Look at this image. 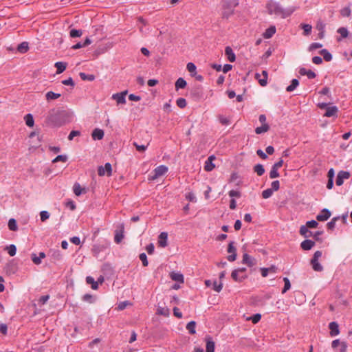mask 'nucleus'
<instances>
[{
  "label": "nucleus",
  "instance_id": "a878e982",
  "mask_svg": "<svg viewBox=\"0 0 352 352\" xmlns=\"http://www.w3.org/2000/svg\"><path fill=\"white\" fill-rule=\"evenodd\" d=\"M283 160H280L278 162L276 163L270 172V176H278V173L276 170L283 166Z\"/></svg>",
  "mask_w": 352,
  "mask_h": 352
},
{
  "label": "nucleus",
  "instance_id": "f8f14e48",
  "mask_svg": "<svg viewBox=\"0 0 352 352\" xmlns=\"http://www.w3.org/2000/svg\"><path fill=\"white\" fill-rule=\"evenodd\" d=\"M127 93V91H122L121 93L114 94L112 96V98L116 100L118 104H125L126 98L125 96Z\"/></svg>",
  "mask_w": 352,
  "mask_h": 352
},
{
  "label": "nucleus",
  "instance_id": "20e7f679",
  "mask_svg": "<svg viewBox=\"0 0 352 352\" xmlns=\"http://www.w3.org/2000/svg\"><path fill=\"white\" fill-rule=\"evenodd\" d=\"M203 87L200 85H195L190 90V96L195 101H199L204 98Z\"/></svg>",
  "mask_w": 352,
  "mask_h": 352
},
{
  "label": "nucleus",
  "instance_id": "cd10ccee",
  "mask_svg": "<svg viewBox=\"0 0 352 352\" xmlns=\"http://www.w3.org/2000/svg\"><path fill=\"white\" fill-rule=\"evenodd\" d=\"M25 124L29 127H32L34 124V118L32 114L28 113L24 117Z\"/></svg>",
  "mask_w": 352,
  "mask_h": 352
},
{
  "label": "nucleus",
  "instance_id": "603ef678",
  "mask_svg": "<svg viewBox=\"0 0 352 352\" xmlns=\"http://www.w3.org/2000/svg\"><path fill=\"white\" fill-rule=\"evenodd\" d=\"M61 82L64 85H67V86L69 85V86H72V87H74L75 86L74 81L73 80L72 78H71V77H69L67 79L62 80Z\"/></svg>",
  "mask_w": 352,
  "mask_h": 352
},
{
  "label": "nucleus",
  "instance_id": "9d476101",
  "mask_svg": "<svg viewBox=\"0 0 352 352\" xmlns=\"http://www.w3.org/2000/svg\"><path fill=\"white\" fill-rule=\"evenodd\" d=\"M279 182L278 180L274 181L271 184V188L265 190V199L270 197L273 194L274 191H276L279 188Z\"/></svg>",
  "mask_w": 352,
  "mask_h": 352
},
{
  "label": "nucleus",
  "instance_id": "8fccbe9b",
  "mask_svg": "<svg viewBox=\"0 0 352 352\" xmlns=\"http://www.w3.org/2000/svg\"><path fill=\"white\" fill-rule=\"evenodd\" d=\"M215 167L212 162L206 161L204 165V169L206 171H211Z\"/></svg>",
  "mask_w": 352,
  "mask_h": 352
},
{
  "label": "nucleus",
  "instance_id": "49530a36",
  "mask_svg": "<svg viewBox=\"0 0 352 352\" xmlns=\"http://www.w3.org/2000/svg\"><path fill=\"white\" fill-rule=\"evenodd\" d=\"M6 249L8 250V254H10V256H13L16 254V248L14 245H13V244L10 245L9 246L6 247Z\"/></svg>",
  "mask_w": 352,
  "mask_h": 352
},
{
  "label": "nucleus",
  "instance_id": "09e8293b",
  "mask_svg": "<svg viewBox=\"0 0 352 352\" xmlns=\"http://www.w3.org/2000/svg\"><path fill=\"white\" fill-rule=\"evenodd\" d=\"M337 32L342 38H346L349 35L348 30L346 28H340Z\"/></svg>",
  "mask_w": 352,
  "mask_h": 352
},
{
  "label": "nucleus",
  "instance_id": "72a5a7b5",
  "mask_svg": "<svg viewBox=\"0 0 352 352\" xmlns=\"http://www.w3.org/2000/svg\"><path fill=\"white\" fill-rule=\"evenodd\" d=\"M79 76L80 78L82 80H88V81H93L95 79V76L93 74H87L84 72H80L79 74Z\"/></svg>",
  "mask_w": 352,
  "mask_h": 352
},
{
  "label": "nucleus",
  "instance_id": "2eb2a0df",
  "mask_svg": "<svg viewBox=\"0 0 352 352\" xmlns=\"http://www.w3.org/2000/svg\"><path fill=\"white\" fill-rule=\"evenodd\" d=\"M330 335L333 337L338 336L340 333L338 324L336 322H331L329 324Z\"/></svg>",
  "mask_w": 352,
  "mask_h": 352
},
{
  "label": "nucleus",
  "instance_id": "5fc2aeb1",
  "mask_svg": "<svg viewBox=\"0 0 352 352\" xmlns=\"http://www.w3.org/2000/svg\"><path fill=\"white\" fill-rule=\"evenodd\" d=\"M140 259L142 262L143 266L146 267L148 265V263L147 261V256L145 253H141L139 256Z\"/></svg>",
  "mask_w": 352,
  "mask_h": 352
},
{
  "label": "nucleus",
  "instance_id": "7ed1b4c3",
  "mask_svg": "<svg viewBox=\"0 0 352 352\" xmlns=\"http://www.w3.org/2000/svg\"><path fill=\"white\" fill-rule=\"evenodd\" d=\"M239 5L238 0L222 1L223 18L228 19L234 13V8Z\"/></svg>",
  "mask_w": 352,
  "mask_h": 352
},
{
  "label": "nucleus",
  "instance_id": "423d86ee",
  "mask_svg": "<svg viewBox=\"0 0 352 352\" xmlns=\"http://www.w3.org/2000/svg\"><path fill=\"white\" fill-rule=\"evenodd\" d=\"M245 270L246 269L244 267L234 270L232 272L231 276L235 281L241 282L246 277Z\"/></svg>",
  "mask_w": 352,
  "mask_h": 352
},
{
  "label": "nucleus",
  "instance_id": "7c9ffc66",
  "mask_svg": "<svg viewBox=\"0 0 352 352\" xmlns=\"http://www.w3.org/2000/svg\"><path fill=\"white\" fill-rule=\"evenodd\" d=\"M170 278L172 280L175 281H177L179 283H184V276L180 273L173 272L170 274Z\"/></svg>",
  "mask_w": 352,
  "mask_h": 352
},
{
  "label": "nucleus",
  "instance_id": "aec40b11",
  "mask_svg": "<svg viewBox=\"0 0 352 352\" xmlns=\"http://www.w3.org/2000/svg\"><path fill=\"white\" fill-rule=\"evenodd\" d=\"M338 111V109L336 106L329 107L326 109V112L324 115V116L326 117H332L337 115V113Z\"/></svg>",
  "mask_w": 352,
  "mask_h": 352
},
{
  "label": "nucleus",
  "instance_id": "774afa93",
  "mask_svg": "<svg viewBox=\"0 0 352 352\" xmlns=\"http://www.w3.org/2000/svg\"><path fill=\"white\" fill-rule=\"evenodd\" d=\"M322 45L318 43H314L309 46V51H313L318 48H321Z\"/></svg>",
  "mask_w": 352,
  "mask_h": 352
},
{
  "label": "nucleus",
  "instance_id": "e2e57ef3",
  "mask_svg": "<svg viewBox=\"0 0 352 352\" xmlns=\"http://www.w3.org/2000/svg\"><path fill=\"white\" fill-rule=\"evenodd\" d=\"M318 225V223L315 220L309 221L306 223V226L309 228H316Z\"/></svg>",
  "mask_w": 352,
  "mask_h": 352
},
{
  "label": "nucleus",
  "instance_id": "2f4dec72",
  "mask_svg": "<svg viewBox=\"0 0 352 352\" xmlns=\"http://www.w3.org/2000/svg\"><path fill=\"white\" fill-rule=\"evenodd\" d=\"M195 327L196 322L195 321H190L187 324L186 329L188 331L189 333L193 335L196 333Z\"/></svg>",
  "mask_w": 352,
  "mask_h": 352
},
{
  "label": "nucleus",
  "instance_id": "4c0bfd02",
  "mask_svg": "<svg viewBox=\"0 0 352 352\" xmlns=\"http://www.w3.org/2000/svg\"><path fill=\"white\" fill-rule=\"evenodd\" d=\"M82 34L81 30L72 29L69 32V36L72 38L80 37Z\"/></svg>",
  "mask_w": 352,
  "mask_h": 352
},
{
  "label": "nucleus",
  "instance_id": "bb28decb",
  "mask_svg": "<svg viewBox=\"0 0 352 352\" xmlns=\"http://www.w3.org/2000/svg\"><path fill=\"white\" fill-rule=\"evenodd\" d=\"M60 97V94L54 93L52 91L47 92L45 94V98L47 101L52 100H56Z\"/></svg>",
  "mask_w": 352,
  "mask_h": 352
},
{
  "label": "nucleus",
  "instance_id": "f257e3e1",
  "mask_svg": "<svg viewBox=\"0 0 352 352\" xmlns=\"http://www.w3.org/2000/svg\"><path fill=\"white\" fill-rule=\"evenodd\" d=\"M69 113L64 110L52 109L47 117V123L52 126L59 127L69 121Z\"/></svg>",
  "mask_w": 352,
  "mask_h": 352
},
{
  "label": "nucleus",
  "instance_id": "412c9836",
  "mask_svg": "<svg viewBox=\"0 0 352 352\" xmlns=\"http://www.w3.org/2000/svg\"><path fill=\"white\" fill-rule=\"evenodd\" d=\"M54 66L56 68V74H60L66 69L67 63L65 62H56Z\"/></svg>",
  "mask_w": 352,
  "mask_h": 352
},
{
  "label": "nucleus",
  "instance_id": "ea45409f",
  "mask_svg": "<svg viewBox=\"0 0 352 352\" xmlns=\"http://www.w3.org/2000/svg\"><path fill=\"white\" fill-rule=\"evenodd\" d=\"M320 53L326 61H330L332 59L331 54L327 50H322Z\"/></svg>",
  "mask_w": 352,
  "mask_h": 352
},
{
  "label": "nucleus",
  "instance_id": "864d4df0",
  "mask_svg": "<svg viewBox=\"0 0 352 352\" xmlns=\"http://www.w3.org/2000/svg\"><path fill=\"white\" fill-rule=\"evenodd\" d=\"M302 28L304 30V34L305 35H308L311 33V29H312V27L311 25H309V24H302Z\"/></svg>",
  "mask_w": 352,
  "mask_h": 352
},
{
  "label": "nucleus",
  "instance_id": "4d7b16f0",
  "mask_svg": "<svg viewBox=\"0 0 352 352\" xmlns=\"http://www.w3.org/2000/svg\"><path fill=\"white\" fill-rule=\"evenodd\" d=\"M213 289L217 292H219L223 287V284L221 283H218L217 281L213 282Z\"/></svg>",
  "mask_w": 352,
  "mask_h": 352
},
{
  "label": "nucleus",
  "instance_id": "393cba45",
  "mask_svg": "<svg viewBox=\"0 0 352 352\" xmlns=\"http://www.w3.org/2000/svg\"><path fill=\"white\" fill-rule=\"evenodd\" d=\"M157 314L167 317L170 314L169 309L166 307L158 306L157 309Z\"/></svg>",
  "mask_w": 352,
  "mask_h": 352
},
{
  "label": "nucleus",
  "instance_id": "3c124183",
  "mask_svg": "<svg viewBox=\"0 0 352 352\" xmlns=\"http://www.w3.org/2000/svg\"><path fill=\"white\" fill-rule=\"evenodd\" d=\"M40 217L41 221L44 222L50 218V213L47 211L43 210L40 212Z\"/></svg>",
  "mask_w": 352,
  "mask_h": 352
},
{
  "label": "nucleus",
  "instance_id": "79ce46f5",
  "mask_svg": "<svg viewBox=\"0 0 352 352\" xmlns=\"http://www.w3.org/2000/svg\"><path fill=\"white\" fill-rule=\"evenodd\" d=\"M67 161V156L65 155H59L56 156L53 160V163H56L58 162H66Z\"/></svg>",
  "mask_w": 352,
  "mask_h": 352
},
{
  "label": "nucleus",
  "instance_id": "39448f33",
  "mask_svg": "<svg viewBox=\"0 0 352 352\" xmlns=\"http://www.w3.org/2000/svg\"><path fill=\"white\" fill-rule=\"evenodd\" d=\"M322 252L321 251H316L313 258L311 260V265L312 267V269L316 272H322L323 270V267L322 265L319 263V258L322 256Z\"/></svg>",
  "mask_w": 352,
  "mask_h": 352
},
{
  "label": "nucleus",
  "instance_id": "473e14b6",
  "mask_svg": "<svg viewBox=\"0 0 352 352\" xmlns=\"http://www.w3.org/2000/svg\"><path fill=\"white\" fill-rule=\"evenodd\" d=\"M308 229L307 226H302L300 228V234L307 238L311 236V232Z\"/></svg>",
  "mask_w": 352,
  "mask_h": 352
},
{
  "label": "nucleus",
  "instance_id": "6e6552de",
  "mask_svg": "<svg viewBox=\"0 0 352 352\" xmlns=\"http://www.w3.org/2000/svg\"><path fill=\"white\" fill-rule=\"evenodd\" d=\"M236 249L234 246V242L230 241L228 244V252L230 253L231 254L228 256V260L230 262H233L236 258Z\"/></svg>",
  "mask_w": 352,
  "mask_h": 352
},
{
  "label": "nucleus",
  "instance_id": "37998d69",
  "mask_svg": "<svg viewBox=\"0 0 352 352\" xmlns=\"http://www.w3.org/2000/svg\"><path fill=\"white\" fill-rule=\"evenodd\" d=\"M176 103H177V105L181 108V109H184L186 107L187 105V102H186V99L183 98H179L177 101H176Z\"/></svg>",
  "mask_w": 352,
  "mask_h": 352
},
{
  "label": "nucleus",
  "instance_id": "c03bdc74",
  "mask_svg": "<svg viewBox=\"0 0 352 352\" xmlns=\"http://www.w3.org/2000/svg\"><path fill=\"white\" fill-rule=\"evenodd\" d=\"M186 69L190 73L191 75L197 73L196 72L197 67H196L195 65L192 63H188L186 65Z\"/></svg>",
  "mask_w": 352,
  "mask_h": 352
},
{
  "label": "nucleus",
  "instance_id": "680f3d73",
  "mask_svg": "<svg viewBox=\"0 0 352 352\" xmlns=\"http://www.w3.org/2000/svg\"><path fill=\"white\" fill-rule=\"evenodd\" d=\"M79 135H80V132L79 131L72 130L68 136V140H72L74 137Z\"/></svg>",
  "mask_w": 352,
  "mask_h": 352
},
{
  "label": "nucleus",
  "instance_id": "338daca9",
  "mask_svg": "<svg viewBox=\"0 0 352 352\" xmlns=\"http://www.w3.org/2000/svg\"><path fill=\"white\" fill-rule=\"evenodd\" d=\"M124 236L123 234L117 232L114 237V241L116 243H120L121 241L122 240Z\"/></svg>",
  "mask_w": 352,
  "mask_h": 352
},
{
  "label": "nucleus",
  "instance_id": "a19ab883",
  "mask_svg": "<svg viewBox=\"0 0 352 352\" xmlns=\"http://www.w3.org/2000/svg\"><path fill=\"white\" fill-rule=\"evenodd\" d=\"M254 170L258 175L261 176L264 173V167L262 164H258L254 166Z\"/></svg>",
  "mask_w": 352,
  "mask_h": 352
},
{
  "label": "nucleus",
  "instance_id": "bf43d9fd",
  "mask_svg": "<svg viewBox=\"0 0 352 352\" xmlns=\"http://www.w3.org/2000/svg\"><path fill=\"white\" fill-rule=\"evenodd\" d=\"M228 195L231 197H240L241 192L237 190H231L229 191Z\"/></svg>",
  "mask_w": 352,
  "mask_h": 352
},
{
  "label": "nucleus",
  "instance_id": "c756f323",
  "mask_svg": "<svg viewBox=\"0 0 352 352\" xmlns=\"http://www.w3.org/2000/svg\"><path fill=\"white\" fill-rule=\"evenodd\" d=\"M276 31V28L275 25L270 26L267 30H265V38H271Z\"/></svg>",
  "mask_w": 352,
  "mask_h": 352
},
{
  "label": "nucleus",
  "instance_id": "58836bf2",
  "mask_svg": "<svg viewBox=\"0 0 352 352\" xmlns=\"http://www.w3.org/2000/svg\"><path fill=\"white\" fill-rule=\"evenodd\" d=\"M8 228L12 231H16L18 229L16 221L14 219H10L8 221Z\"/></svg>",
  "mask_w": 352,
  "mask_h": 352
},
{
  "label": "nucleus",
  "instance_id": "a18cd8bd",
  "mask_svg": "<svg viewBox=\"0 0 352 352\" xmlns=\"http://www.w3.org/2000/svg\"><path fill=\"white\" fill-rule=\"evenodd\" d=\"M283 281H284L285 285H284V288L283 289V291H282L283 294L285 293L291 287L290 281L288 278H287V277L284 278Z\"/></svg>",
  "mask_w": 352,
  "mask_h": 352
},
{
  "label": "nucleus",
  "instance_id": "6e6d98bb",
  "mask_svg": "<svg viewBox=\"0 0 352 352\" xmlns=\"http://www.w3.org/2000/svg\"><path fill=\"white\" fill-rule=\"evenodd\" d=\"M339 219V217L333 218L329 223H327V227L329 229L332 230L335 228L336 222Z\"/></svg>",
  "mask_w": 352,
  "mask_h": 352
},
{
  "label": "nucleus",
  "instance_id": "9b49d317",
  "mask_svg": "<svg viewBox=\"0 0 352 352\" xmlns=\"http://www.w3.org/2000/svg\"><path fill=\"white\" fill-rule=\"evenodd\" d=\"M331 212L328 209L324 208L316 216V219L319 221H324L331 217Z\"/></svg>",
  "mask_w": 352,
  "mask_h": 352
},
{
  "label": "nucleus",
  "instance_id": "0eeeda50",
  "mask_svg": "<svg viewBox=\"0 0 352 352\" xmlns=\"http://www.w3.org/2000/svg\"><path fill=\"white\" fill-rule=\"evenodd\" d=\"M105 173H107V176L111 175L112 167L109 162H107L104 166H99L98 168V176H104Z\"/></svg>",
  "mask_w": 352,
  "mask_h": 352
},
{
  "label": "nucleus",
  "instance_id": "c85d7f7f",
  "mask_svg": "<svg viewBox=\"0 0 352 352\" xmlns=\"http://www.w3.org/2000/svg\"><path fill=\"white\" fill-rule=\"evenodd\" d=\"M242 263L244 264H247L249 266H252L254 264V259L251 256H250L248 254H243Z\"/></svg>",
  "mask_w": 352,
  "mask_h": 352
},
{
  "label": "nucleus",
  "instance_id": "1a4fd4ad",
  "mask_svg": "<svg viewBox=\"0 0 352 352\" xmlns=\"http://www.w3.org/2000/svg\"><path fill=\"white\" fill-rule=\"evenodd\" d=\"M73 191L75 195L80 196L82 194H85L88 191V188L85 186H81V185L76 182L73 186Z\"/></svg>",
  "mask_w": 352,
  "mask_h": 352
},
{
  "label": "nucleus",
  "instance_id": "0e129e2a",
  "mask_svg": "<svg viewBox=\"0 0 352 352\" xmlns=\"http://www.w3.org/2000/svg\"><path fill=\"white\" fill-rule=\"evenodd\" d=\"M186 198L192 202L197 201L196 197H195V195L193 194V192H189L186 193Z\"/></svg>",
  "mask_w": 352,
  "mask_h": 352
},
{
  "label": "nucleus",
  "instance_id": "dca6fc26",
  "mask_svg": "<svg viewBox=\"0 0 352 352\" xmlns=\"http://www.w3.org/2000/svg\"><path fill=\"white\" fill-rule=\"evenodd\" d=\"M104 131L100 129H95L91 133L92 138L94 140H100L104 138Z\"/></svg>",
  "mask_w": 352,
  "mask_h": 352
},
{
  "label": "nucleus",
  "instance_id": "6ab92c4d",
  "mask_svg": "<svg viewBox=\"0 0 352 352\" xmlns=\"http://www.w3.org/2000/svg\"><path fill=\"white\" fill-rule=\"evenodd\" d=\"M315 245V242L311 241V240H309V239H307V240H305L303 241L301 243H300V247L302 250H311L314 246Z\"/></svg>",
  "mask_w": 352,
  "mask_h": 352
},
{
  "label": "nucleus",
  "instance_id": "b1692460",
  "mask_svg": "<svg viewBox=\"0 0 352 352\" xmlns=\"http://www.w3.org/2000/svg\"><path fill=\"white\" fill-rule=\"evenodd\" d=\"M17 51L21 54L26 53L29 50L28 43L26 41L21 43L17 46Z\"/></svg>",
  "mask_w": 352,
  "mask_h": 352
},
{
  "label": "nucleus",
  "instance_id": "4be33fe9",
  "mask_svg": "<svg viewBox=\"0 0 352 352\" xmlns=\"http://www.w3.org/2000/svg\"><path fill=\"white\" fill-rule=\"evenodd\" d=\"M186 86H187L186 81L183 78H181V77L179 78L175 83V87L176 91H178L180 89H184V88H186Z\"/></svg>",
  "mask_w": 352,
  "mask_h": 352
},
{
  "label": "nucleus",
  "instance_id": "ddd939ff",
  "mask_svg": "<svg viewBox=\"0 0 352 352\" xmlns=\"http://www.w3.org/2000/svg\"><path fill=\"white\" fill-rule=\"evenodd\" d=\"M168 234L167 232H162L159 235L158 244L162 248H165L168 245Z\"/></svg>",
  "mask_w": 352,
  "mask_h": 352
},
{
  "label": "nucleus",
  "instance_id": "13d9d810",
  "mask_svg": "<svg viewBox=\"0 0 352 352\" xmlns=\"http://www.w3.org/2000/svg\"><path fill=\"white\" fill-rule=\"evenodd\" d=\"M32 260L33 263L36 265H40L41 263V259L38 256H36V254L33 253L31 255Z\"/></svg>",
  "mask_w": 352,
  "mask_h": 352
},
{
  "label": "nucleus",
  "instance_id": "4468645a",
  "mask_svg": "<svg viewBox=\"0 0 352 352\" xmlns=\"http://www.w3.org/2000/svg\"><path fill=\"white\" fill-rule=\"evenodd\" d=\"M168 167L165 165H160L156 167L154 170V175L153 176H162L168 172Z\"/></svg>",
  "mask_w": 352,
  "mask_h": 352
},
{
  "label": "nucleus",
  "instance_id": "f704fd0d",
  "mask_svg": "<svg viewBox=\"0 0 352 352\" xmlns=\"http://www.w3.org/2000/svg\"><path fill=\"white\" fill-rule=\"evenodd\" d=\"M86 282L87 284L91 285V288L94 290L97 289L98 288V282L95 281L94 278L91 276H87L86 278Z\"/></svg>",
  "mask_w": 352,
  "mask_h": 352
},
{
  "label": "nucleus",
  "instance_id": "a211bd4d",
  "mask_svg": "<svg viewBox=\"0 0 352 352\" xmlns=\"http://www.w3.org/2000/svg\"><path fill=\"white\" fill-rule=\"evenodd\" d=\"M299 74L302 76H307L309 79H313L316 76V74L313 71L307 69L304 67L300 68Z\"/></svg>",
  "mask_w": 352,
  "mask_h": 352
},
{
  "label": "nucleus",
  "instance_id": "e433bc0d",
  "mask_svg": "<svg viewBox=\"0 0 352 352\" xmlns=\"http://www.w3.org/2000/svg\"><path fill=\"white\" fill-rule=\"evenodd\" d=\"M261 314H256L252 316L248 317L246 320H251L252 323L256 324L261 319Z\"/></svg>",
  "mask_w": 352,
  "mask_h": 352
},
{
  "label": "nucleus",
  "instance_id": "69168bd1",
  "mask_svg": "<svg viewBox=\"0 0 352 352\" xmlns=\"http://www.w3.org/2000/svg\"><path fill=\"white\" fill-rule=\"evenodd\" d=\"M133 145L139 152H144L147 148V146L139 145L136 142H133Z\"/></svg>",
  "mask_w": 352,
  "mask_h": 352
},
{
  "label": "nucleus",
  "instance_id": "f03ea898",
  "mask_svg": "<svg viewBox=\"0 0 352 352\" xmlns=\"http://www.w3.org/2000/svg\"><path fill=\"white\" fill-rule=\"evenodd\" d=\"M267 12L270 14H274L276 16L286 18L290 16L294 11L295 8H289L287 10L283 9L278 3L270 0L267 4Z\"/></svg>",
  "mask_w": 352,
  "mask_h": 352
},
{
  "label": "nucleus",
  "instance_id": "c9c22d12",
  "mask_svg": "<svg viewBox=\"0 0 352 352\" xmlns=\"http://www.w3.org/2000/svg\"><path fill=\"white\" fill-rule=\"evenodd\" d=\"M299 82L297 79H293L291 84L286 88V90L289 92L293 91L298 85Z\"/></svg>",
  "mask_w": 352,
  "mask_h": 352
},
{
  "label": "nucleus",
  "instance_id": "f3484780",
  "mask_svg": "<svg viewBox=\"0 0 352 352\" xmlns=\"http://www.w3.org/2000/svg\"><path fill=\"white\" fill-rule=\"evenodd\" d=\"M225 54L227 56L228 60L233 63L236 60V56L232 49L230 46H227L225 49Z\"/></svg>",
  "mask_w": 352,
  "mask_h": 352
},
{
  "label": "nucleus",
  "instance_id": "5701e85b",
  "mask_svg": "<svg viewBox=\"0 0 352 352\" xmlns=\"http://www.w3.org/2000/svg\"><path fill=\"white\" fill-rule=\"evenodd\" d=\"M206 340V352H214L215 344L210 337H207Z\"/></svg>",
  "mask_w": 352,
  "mask_h": 352
},
{
  "label": "nucleus",
  "instance_id": "052dcab7",
  "mask_svg": "<svg viewBox=\"0 0 352 352\" xmlns=\"http://www.w3.org/2000/svg\"><path fill=\"white\" fill-rule=\"evenodd\" d=\"M82 300L85 302H88L89 303H92L94 302V297L91 294H85L83 296H82Z\"/></svg>",
  "mask_w": 352,
  "mask_h": 352
},
{
  "label": "nucleus",
  "instance_id": "de8ad7c7",
  "mask_svg": "<svg viewBox=\"0 0 352 352\" xmlns=\"http://www.w3.org/2000/svg\"><path fill=\"white\" fill-rule=\"evenodd\" d=\"M218 119H219V122L223 125H228L230 123L229 118H228L222 115L219 116Z\"/></svg>",
  "mask_w": 352,
  "mask_h": 352
}]
</instances>
